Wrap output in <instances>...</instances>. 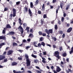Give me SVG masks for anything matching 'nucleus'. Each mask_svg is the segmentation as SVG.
Segmentation results:
<instances>
[{
    "instance_id": "nucleus-61",
    "label": "nucleus",
    "mask_w": 73,
    "mask_h": 73,
    "mask_svg": "<svg viewBox=\"0 0 73 73\" xmlns=\"http://www.w3.org/2000/svg\"><path fill=\"white\" fill-rule=\"evenodd\" d=\"M35 68H36V69H40V67L38 66H35Z\"/></svg>"
},
{
    "instance_id": "nucleus-62",
    "label": "nucleus",
    "mask_w": 73,
    "mask_h": 73,
    "mask_svg": "<svg viewBox=\"0 0 73 73\" xmlns=\"http://www.w3.org/2000/svg\"><path fill=\"white\" fill-rule=\"evenodd\" d=\"M43 55H46V52H43Z\"/></svg>"
},
{
    "instance_id": "nucleus-2",
    "label": "nucleus",
    "mask_w": 73,
    "mask_h": 73,
    "mask_svg": "<svg viewBox=\"0 0 73 73\" xmlns=\"http://www.w3.org/2000/svg\"><path fill=\"white\" fill-rule=\"evenodd\" d=\"M13 14L11 13L10 15L11 18H12V16L13 17H15L16 16V10L15 9H13Z\"/></svg>"
},
{
    "instance_id": "nucleus-28",
    "label": "nucleus",
    "mask_w": 73,
    "mask_h": 73,
    "mask_svg": "<svg viewBox=\"0 0 73 73\" xmlns=\"http://www.w3.org/2000/svg\"><path fill=\"white\" fill-rule=\"evenodd\" d=\"M36 42H33V45L35 46V47H38V46L37 45H36Z\"/></svg>"
},
{
    "instance_id": "nucleus-4",
    "label": "nucleus",
    "mask_w": 73,
    "mask_h": 73,
    "mask_svg": "<svg viewBox=\"0 0 73 73\" xmlns=\"http://www.w3.org/2000/svg\"><path fill=\"white\" fill-rule=\"evenodd\" d=\"M55 55H57L56 56V57L58 59H60V56H59V54H60L59 52L58 51H56L54 52Z\"/></svg>"
},
{
    "instance_id": "nucleus-56",
    "label": "nucleus",
    "mask_w": 73,
    "mask_h": 73,
    "mask_svg": "<svg viewBox=\"0 0 73 73\" xmlns=\"http://www.w3.org/2000/svg\"><path fill=\"white\" fill-rule=\"evenodd\" d=\"M66 16V13H64V14H63V16L64 17H65Z\"/></svg>"
},
{
    "instance_id": "nucleus-12",
    "label": "nucleus",
    "mask_w": 73,
    "mask_h": 73,
    "mask_svg": "<svg viewBox=\"0 0 73 73\" xmlns=\"http://www.w3.org/2000/svg\"><path fill=\"white\" fill-rule=\"evenodd\" d=\"M18 64V63L17 62H13L11 64V65L12 66H15V65H16Z\"/></svg>"
},
{
    "instance_id": "nucleus-18",
    "label": "nucleus",
    "mask_w": 73,
    "mask_h": 73,
    "mask_svg": "<svg viewBox=\"0 0 73 73\" xmlns=\"http://www.w3.org/2000/svg\"><path fill=\"white\" fill-rule=\"evenodd\" d=\"M42 10L43 11H45V4H43V5L42 6Z\"/></svg>"
},
{
    "instance_id": "nucleus-59",
    "label": "nucleus",
    "mask_w": 73,
    "mask_h": 73,
    "mask_svg": "<svg viewBox=\"0 0 73 73\" xmlns=\"http://www.w3.org/2000/svg\"><path fill=\"white\" fill-rule=\"evenodd\" d=\"M42 35L43 36H46V34L45 33H43V34H42Z\"/></svg>"
},
{
    "instance_id": "nucleus-60",
    "label": "nucleus",
    "mask_w": 73,
    "mask_h": 73,
    "mask_svg": "<svg viewBox=\"0 0 73 73\" xmlns=\"http://www.w3.org/2000/svg\"><path fill=\"white\" fill-rule=\"evenodd\" d=\"M56 14H57L58 13V9H56Z\"/></svg>"
},
{
    "instance_id": "nucleus-43",
    "label": "nucleus",
    "mask_w": 73,
    "mask_h": 73,
    "mask_svg": "<svg viewBox=\"0 0 73 73\" xmlns=\"http://www.w3.org/2000/svg\"><path fill=\"white\" fill-rule=\"evenodd\" d=\"M59 49H60V51H61L62 50V46H60L59 48Z\"/></svg>"
},
{
    "instance_id": "nucleus-10",
    "label": "nucleus",
    "mask_w": 73,
    "mask_h": 73,
    "mask_svg": "<svg viewBox=\"0 0 73 73\" xmlns=\"http://www.w3.org/2000/svg\"><path fill=\"white\" fill-rule=\"evenodd\" d=\"M72 31V28L70 27L67 31V33H70V32H71V31Z\"/></svg>"
},
{
    "instance_id": "nucleus-21",
    "label": "nucleus",
    "mask_w": 73,
    "mask_h": 73,
    "mask_svg": "<svg viewBox=\"0 0 73 73\" xmlns=\"http://www.w3.org/2000/svg\"><path fill=\"white\" fill-rule=\"evenodd\" d=\"M13 72L14 73H21V71L17 72L15 70H13Z\"/></svg>"
},
{
    "instance_id": "nucleus-39",
    "label": "nucleus",
    "mask_w": 73,
    "mask_h": 73,
    "mask_svg": "<svg viewBox=\"0 0 73 73\" xmlns=\"http://www.w3.org/2000/svg\"><path fill=\"white\" fill-rule=\"evenodd\" d=\"M38 47H41V44L40 43H39L38 45Z\"/></svg>"
},
{
    "instance_id": "nucleus-27",
    "label": "nucleus",
    "mask_w": 73,
    "mask_h": 73,
    "mask_svg": "<svg viewBox=\"0 0 73 73\" xmlns=\"http://www.w3.org/2000/svg\"><path fill=\"white\" fill-rule=\"evenodd\" d=\"M67 55L66 54V52H65L62 54V56L64 57H66Z\"/></svg>"
},
{
    "instance_id": "nucleus-63",
    "label": "nucleus",
    "mask_w": 73,
    "mask_h": 73,
    "mask_svg": "<svg viewBox=\"0 0 73 73\" xmlns=\"http://www.w3.org/2000/svg\"><path fill=\"white\" fill-rule=\"evenodd\" d=\"M27 73H32V72H31V71L30 70L28 71H27Z\"/></svg>"
},
{
    "instance_id": "nucleus-19",
    "label": "nucleus",
    "mask_w": 73,
    "mask_h": 73,
    "mask_svg": "<svg viewBox=\"0 0 73 73\" xmlns=\"http://www.w3.org/2000/svg\"><path fill=\"white\" fill-rule=\"evenodd\" d=\"M73 53V46L72 47L71 49V51H70V54H71Z\"/></svg>"
},
{
    "instance_id": "nucleus-38",
    "label": "nucleus",
    "mask_w": 73,
    "mask_h": 73,
    "mask_svg": "<svg viewBox=\"0 0 73 73\" xmlns=\"http://www.w3.org/2000/svg\"><path fill=\"white\" fill-rule=\"evenodd\" d=\"M20 4V1H18L16 3V4L17 5Z\"/></svg>"
},
{
    "instance_id": "nucleus-41",
    "label": "nucleus",
    "mask_w": 73,
    "mask_h": 73,
    "mask_svg": "<svg viewBox=\"0 0 73 73\" xmlns=\"http://www.w3.org/2000/svg\"><path fill=\"white\" fill-rule=\"evenodd\" d=\"M31 56H32V57H34V58H36V55H33V54H32L31 55Z\"/></svg>"
},
{
    "instance_id": "nucleus-13",
    "label": "nucleus",
    "mask_w": 73,
    "mask_h": 73,
    "mask_svg": "<svg viewBox=\"0 0 73 73\" xmlns=\"http://www.w3.org/2000/svg\"><path fill=\"white\" fill-rule=\"evenodd\" d=\"M6 37L5 36H0V39L1 40H6Z\"/></svg>"
},
{
    "instance_id": "nucleus-64",
    "label": "nucleus",
    "mask_w": 73,
    "mask_h": 73,
    "mask_svg": "<svg viewBox=\"0 0 73 73\" xmlns=\"http://www.w3.org/2000/svg\"><path fill=\"white\" fill-rule=\"evenodd\" d=\"M30 32L31 33H33V29H31L30 30Z\"/></svg>"
},
{
    "instance_id": "nucleus-37",
    "label": "nucleus",
    "mask_w": 73,
    "mask_h": 73,
    "mask_svg": "<svg viewBox=\"0 0 73 73\" xmlns=\"http://www.w3.org/2000/svg\"><path fill=\"white\" fill-rule=\"evenodd\" d=\"M39 2V1H38V0H36V1H35L36 4H38Z\"/></svg>"
},
{
    "instance_id": "nucleus-48",
    "label": "nucleus",
    "mask_w": 73,
    "mask_h": 73,
    "mask_svg": "<svg viewBox=\"0 0 73 73\" xmlns=\"http://www.w3.org/2000/svg\"><path fill=\"white\" fill-rule=\"evenodd\" d=\"M29 48H30V46H27L26 47V49H27V50H28V49H29Z\"/></svg>"
},
{
    "instance_id": "nucleus-50",
    "label": "nucleus",
    "mask_w": 73,
    "mask_h": 73,
    "mask_svg": "<svg viewBox=\"0 0 73 73\" xmlns=\"http://www.w3.org/2000/svg\"><path fill=\"white\" fill-rule=\"evenodd\" d=\"M69 6H67V7H66V10H68V9H69Z\"/></svg>"
},
{
    "instance_id": "nucleus-46",
    "label": "nucleus",
    "mask_w": 73,
    "mask_h": 73,
    "mask_svg": "<svg viewBox=\"0 0 73 73\" xmlns=\"http://www.w3.org/2000/svg\"><path fill=\"white\" fill-rule=\"evenodd\" d=\"M38 14H41V11H40L38 10Z\"/></svg>"
},
{
    "instance_id": "nucleus-24",
    "label": "nucleus",
    "mask_w": 73,
    "mask_h": 73,
    "mask_svg": "<svg viewBox=\"0 0 73 73\" xmlns=\"http://www.w3.org/2000/svg\"><path fill=\"white\" fill-rule=\"evenodd\" d=\"M5 42H3V43H1L0 44V46H3V45H5Z\"/></svg>"
},
{
    "instance_id": "nucleus-33",
    "label": "nucleus",
    "mask_w": 73,
    "mask_h": 73,
    "mask_svg": "<svg viewBox=\"0 0 73 73\" xmlns=\"http://www.w3.org/2000/svg\"><path fill=\"white\" fill-rule=\"evenodd\" d=\"M41 22L40 23H41V25H43V24H44V20H42V19H41Z\"/></svg>"
},
{
    "instance_id": "nucleus-20",
    "label": "nucleus",
    "mask_w": 73,
    "mask_h": 73,
    "mask_svg": "<svg viewBox=\"0 0 73 73\" xmlns=\"http://www.w3.org/2000/svg\"><path fill=\"white\" fill-rule=\"evenodd\" d=\"M13 46H17V44L15 42H14L13 43Z\"/></svg>"
},
{
    "instance_id": "nucleus-31",
    "label": "nucleus",
    "mask_w": 73,
    "mask_h": 73,
    "mask_svg": "<svg viewBox=\"0 0 73 73\" xmlns=\"http://www.w3.org/2000/svg\"><path fill=\"white\" fill-rule=\"evenodd\" d=\"M67 73H69V72H71V70L70 69H69L68 70H66Z\"/></svg>"
},
{
    "instance_id": "nucleus-17",
    "label": "nucleus",
    "mask_w": 73,
    "mask_h": 73,
    "mask_svg": "<svg viewBox=\"0 0 73 73\" xmlns=\"http://www.w3.org/2000/svg\"><path fill=\"white\" fill-rule=\"evenodd\" d=\"M34 63H36V64H37L38 63L39 64V62H40V61H38V60H37V59L36 60H34Z\"/></svg>"
},
{
    "instance_id": "nucleus-53",
    "label": "nucleus",
    "mask_w": 73,
    "mask_h": 73,
    "mask_svg": "<svg viewBox=\"0 0 73 73\" xmlns=\"http://www.w3.org/2000/svg\"><path fill=\"white\" fill-rule=\"evenodd\" d=\"M52 71L53 72H54V73H57V72H57L56 71V70H53Z\"/></svg>"
},
{
    "instance_id": "nucleus-54",
    "label": "nucleus",
    "mask_w": 73,
    "mask_h": 73,
    "mask_svg": "<svg viewBox=\"0 0 73 73\" xmlns=\"http://www.w3.org/2000/svg\"><path fill=\"white\" fill-rule=\"evenodd\" d=\"M31 40L30 38H29L27 39V41L28 42H30Z\"/></svg>"
},
{
    "instance_id": "nucleus-1",
    "label": "nucleus",
    "mask_w": 73,
    "mask_h": 73,
    "mask_svg": "<svg viewBox=\"0 0 73 73\" xmlns=\"http://www.w3.org/2000/svg\"><path fill=\"white\" fill-rule=\"evenodd\" d=\"M25 57L26 59V64L27 66H29L31 65V62L29 58V56L28 55H25Z\"/></svg>"
},
{
    "instance_id": "nucleus-42",
    "label": "nucleus",
    "mask_w": 73,
    "mask_h": 73,
    "mask_svg": "<svg viewBox=\"0 0 73 73\" xmlns=\"http://www.w3.org/2000/svg\"><path fill=\"white\" fill-rule=\"evenodd\" d=\"M7 10H8V8H5L4 9V11L5 12V11H7Z\"/></svg>"
},
{
    "instance_id": "nucleus-23",
    "label": "nucleus",
    "mask_w": 73,
    "mask_h": 73,
    "mask_svg": "<svg viewBox=\"0 0 73 73\" xmlns=\"http://www.w3.org/2000/svg\"><path fill=\"white\" fill-rule=\"evenodd\" d=\"M59 34L61 35H62L63 34V31L61 30H60L59 31Z\"/></svg>"
},
{
    "instance_id": "nucleus-3",
    "label": "nucleus",
    "mask_w": 73,
    "mask_h": 73,
    "mask_svg": "<svg viewBox=\"0 0 73 73\" xmlns=\"http://www.w3.org/2000/svg\"><path fill=\"white\" fill-rule=\"evenodd\" d=\"M53 29H49L48 30L47 29H45V32L48 35H50V33L52 34L53 33Z\"/></svg>"
},
{
    "instance_id": "nucleus-40",
    "label": "nucleus",
    "mask_w": 73,
    "mask_h": 73,
    "mask_svg": "<svg viewBox=\"0 0 73 73\" xmlns=\"http://www.w3.org/2000/svg\"><path fill=\"white\" fill-rule=\"evenodd\" d=\"M23 25L24 27H26L27 25V24L25 23L23 24Z\"/></svg>"
},
{
    "instance_id": "nucleus-52",
    "label": "nucleus",
    "mask_w": 73,
    "mask_h": 73,
    "mask_svg": "<svg viewBox=\"0 0 73 73\" xmlns=\"http://www.w3.org/2000/svg\"><path fill=\"white\" fill-rule=\"evenodd\" d=\"M56 2V0H53L52 3H55Z\"/></svg>"
},
{
    "instance_id": "nucleus-34",
    "label": "nucleus",
    "mask_w": 73,
    "mask_h": 73,
    "mask_svg": "<svg viewBox=\"0 0 73 73\" xmlns=\"http://www.w3.org/2000/svg\"><path fill=\"white\" fill-rule=\"evenodd\" d=\"M25 11L26 12H28V8H27V7H25Z\"/></svg>"
},
{
    "instance_id": "nucleus-47",
    "label": "nucleus",
    "mask_w": 73,
    "mask_h": 73,
    "mask_svg": "<svg viewBox=\"0 0 73 73\" xmlns=\"http://www.w3.org/2000/svg\"><path fill=\"white\" fill-rule=\"evenodd\" d=\"M64 17H62V22H64Z\"/></svg>"
},
{
    "instance_id": "nucleus-35",
    "label": "nucleus",
    "mask_w": 73,
    "mask_h": 73,
    "mask_svg": "<svg viewBox=\"0 0 73 73\" xmlns=\"http://www.w3.org/2000/svg\"><path fill=\"white\" fill-rule=\"evenodd\" d=\"M7 58H6L4 59L3 62H7Z\"/></svg>"
},
{
    "instance_id": "nucleus-9",
    "label": "nucleus",
    "mask_w": 73,
    "mask_h": 73,
    "mask_svg": "<svg viewBox=\"0 0 73 73\" xmlns=\"http://www.w3.org/2000/svg\"><path fill=\"white\" fill-rule=\"evenodd\" d=\"M8 34L9 35L12 36V35H14L15 34V33L13 31H11Z\"/></svg>"
},
{
    "instance_id": "nucleus-5",
    "label": "nucleus",
    "mask_w": 73,
    "mask_h": 73,
    "mask_svg": "<svg viewBox=\"0 0 73 73\" xmlns=\"http://www.w3.org/2000/svg\"><path fill=\"white\" fill-rule=\"evenodd\" d=\"M5 58V56L4 55H0V61L3 60H4Z\"/></svg>"
},
{
    "instance_id": "nucleus-32",
    "label": "nucleus",
    "mask_w": 73,
    "mask_h": 73,
    "mask_svg": "<svg viewBox=\"0 0 73 73\" xmlns=\"http://www.w3.org/2000/svg\"><path fill=\"white\" fill-rule=\"evenodd\" d=\"M39 33V35H40V36H41V35H42V33L41 31H39L38 32Z\"/></svg>"
},
{
    "instance_id": "nucleus-55",
    "label": "nucleus",
    "mask_w": 73,
    "mask_h": 73,
    "mask_svg": "<svg viewBox=\"0 0 73 73\" xmlns=\"http://www.w3.org/2000/svg\"><path fill=\"white\" fill-rule=\"evenodd\" d=\"M29 27H27L26 28L25 30H26L27 31V30H29Z\"/></svg>"
},
{
    "instance_id": "nucleus-16",
    "label": "nucleus",
    "mask_w": 73,
    "mask_h": 73,
    "mask_svg": "<svg viewBox=\"0 0 73 73\" xmlns=\"http://www.w3.org/2000/svg\"><path fill=\"white\" fill-rule=\"evenodd\" d=\"M34 37L33 35V34L32 33H30L29 36H28V37L29 38L30 37L31 38H32V37Z\"/></svg>"
},
{
    "instance_id": "nucleus-15",
    "label": "nucleus",
    "mask_w": 73,
    "mask_h": 73,
    "mask_svg": "<svg viewBox=\"0 0 73 73\" xmlns=\"http://www.w3.org/2000/svg\"><path fill=\"white\" fill-rule=\"evenodd\" d=\"M29 15H30V16L31 17L33 16L32 13V12L31 11V9H29Z\"/></svg>"
},
{
    "instance_id": "nucleus-44",
    "label": "nucleus",
    "mask_w": 73,
    "mask_h": 73,
    "mask_svg": "<svg viewBox=\"0 0 73 73\" xmlns=\"http://www.w3.org/2000/svg\"><path fill=\"white\" fill-rule=\"evenodd\" d=\"M40 41H43V38L42 37H41L40 38Z\"/></svg>"
},
{
    "instance_id": "nucleus-22",
    "label": "nucleus",
    "mask_w": 73,
    "mask_h": 73,
    "mask_svg": "<svg viewBox=\"0 0 73 73\" xmlns=\"http://www.w3.org/2000/svg\"><path fill=\"white\" fill-rule=\"evenodd\" d=\"M41 45H42L43 46H45V43L44 42H41Z\"/></svg>"
},
{
    "instance_id": "nucleus-7",
    "label": "nucleus",
    "mask_w": 73,
    "mask_h": 73,
    "mask_svg": "<svg viewBox=\"0 0 73 73\" xmlns=\"http://www.w3.org/2000/svg\"><path fill=\"white\" fill-rule=\"evenodd\" d=\"M18 29H20L21 30H22L21 31H20V32L21 33V34H23V29L22 27H21V26H20L18 28Z\"/></svg>"
},
{
    "instance_id": "nucleus-36",
    "label": "nucleus",
    "mask_w": 73,
    "mask_h": 73,
    "mask_svg": "<svg viewBox=\"0 0 73 73\" xmlns=\"http://www.w3.org/2000/svg\"><path fill=\"white\" fill-rule=\"evenodd\" d=\"M47 17V16H46V15L44 14L43 15V18L44 19H45V18H46Z\"/></svg>"
},
{
    "instance_id": "nucleus-14",
    "label": "nucleus",
    "mask_w": 73,
    "mask_h": 73,
    "mask_svg": "<svg viewBox=\"0 0 73 73\" xmlns=\"http://www.w3.org/2000/svg\"><path fill=\"white\" fill-rule=\"evenodd\" d=\"M4 29L3 30V31H2V33L3 34H5V32H6V29H7L6 28V27L3 28Z\"/></svg>"
},
{
    "instance_id": "nucleus-8",
    "label": "nucleus",
    "mask_w": 73,
    "mask_h": 73,
    "mask_svg": "<svg viewBox=\"0 0 73 73\" xmlns=\"http://www.w3.org/2000/svg\"><path fill=\"white\" fill-rule=\"evenodd\" d=\"M61 70V69L58 66H57V68H56V71L57 72H60Z\"/></svg>"
},
{
    "instance_id": "nucleus-29",
    "label": "nucleus",
    "mask_w": 73,
    "mask_h": 73,
    "mask_svg": "<svg viewBox=\"0 0 73 73\" xmlns=\"http://www.w3.org/2000/svg\"><path fill=\"white\" fill-rule=\"evenodd\" d=\"M54 28H55V29H56V30H57V29H58V27H57V25H55Z\"/></svg>"
},
{
    "instance_id": "nucleus-30",
    "label": "nucleus",
    "mask_w": 73,
    "mask_h": 73,
    "mask_svg": "<svg viewBox=\"0 0 73 73\" xmlns=\"http://www.w3.org/2000/svg\"><path fill=\"white\" fill-rule=\"evenodd\" d=\"M65 37V33H63L62 35V37L64 38Z\"/></svg>"
},
{
    "instance_id": "nucleus-6",
    "label": "nucleus",
    "mask_w": 73,
    "mask_h": 73,
    "mask_svg": "<svg viewBox=\"0 0 73 73\" xmlns=\"http://www.w3.org/2000/svg\"><path fill=\"white\" fill-rule=\"evenodd\" d=\"M13 52V51L12 50H9L7 52V54L8 55H10V54H11Z\"/></svg>"
},
{
    "instance_id": "nucleus-11",
    "label": "nucleus",
    "mask_w": 73,
    "mask_h": 73,
    "mask_svg": "<svg viewBox=\"0 0 73 73\" xmlns=\"http://www.w3.org/2000/svg\"><path fill=\"white\" fill-rule=\"evenodd\" d=\"M6 28L7 29H11L12 28L11 27V25H10L8 24L7 25L6 27Z\"/></svg>"
},
{
    "instance_id": "nucleus-45",
    "label": "nucleus",
    "mask_w": 73,
    "mask_h": 73,
    "mask_svg": "<svg viewBox=\"0 0 73 73\" xmlns=\"http://www.w3.org/2000/svg\"><path fill=\"white\" fill-rule=\"evenodd\" d=\"M70 26V24L69 23H67L66 25V27H69Z\"/></svg>"
},
{
    "instance_id": "nucleus-57",
    "label": "nucleus",
    "mask_w": 73,
    "mask_h": 73,
    "mask_svg": "<svg viewBox=\"0 0 73 73\" xmlns=\"http://www.w3.org/2000/svg\"><path fill=\"white\" fill-rule=\"evenodd\" d=\"M18 59L19 60H22V58H20V57H19Z\"/></svg>"
},
{
    "instance_id": "nucleus-26",
    "label": "nucleus",
    "mask_w": 73,
    "mask_h": 73,
    "mask_svg": "<svg viewBox=\"0 0 73 73\" xmlns=\"http://www.w3.org/2000/svg\"><path fill=\"white\" fill-rule=\"evenodd\" d=\"M52 40H54V41H56V40H57V38L55 37H52Z\"/></svg>"
},
{
    "instance_id": "nucleus-51",
    "label": "nucleus",
    "mask_w": 73,
    "mask_h": 73,
    "mask_svg": "<svg viewBox=\"0 0 73 73\" xmlns=\"http://www.w3.org/2000/svg\"><path fill=\"white\" fill-rule=\"evenodd\" d=\"M25 3H26V4H27V5H28V3L27 0H25Z\"/></svg>"
},
{
    "instance_id": "nucleus-49",
    "label": "nucleus",
    "mask_w": 73,
    "mask_h": 73,
    "mask_svg": "<svg viewBox=\"0 0 73 73\" xmlns=\"http://www.w3.org/2000/svg\"><path fill=\"white\" fill-rule=\"evenodd\" d=\"M58 24L61 25V21H60V20H59L58 22Z\"/></svg>"
},
{
    "instance_id": "nucleus-58",
    "label": "nucleus",
    "mask_w": 73,
    "mask_h": 73,
    "mask_svg": "<svg viewBox=\"0 0 73 73\" xmlns=\"http://www.w3.org/2000/svg\"><path fill=\"white\" fill-rule=\"evenodd\" d=\"M36 72L37 73H41V72L39 70H37L36 71Z\"/></svg>"
},
{
    "instance_id": "nucleus-25",
    "label": "nucleus",
    "mask_w": 73,
    "mask_h": 73,
    "mask_svg": "<svg viewBox=\"0 0 73 73\" xmlns=\"http://www.w3.org/2000/svg\"><path fill=\"white\" fill-rule=\"evenodd\" d=\"M33 3L32 2H31L30 3V7L31 8H33Z\"/></svg>"
}]
</instances>
